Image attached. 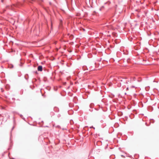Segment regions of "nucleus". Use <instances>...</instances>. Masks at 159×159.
Listing matches in <instances>:
<instances>
[{"mask_svg": "<svg viewBox=\"0 0 159 159\" xmlns=\"http://www.w3.org/2000/svg\"><path fill=\"white\" fill-rule=\"evenodd\" d=\"M126 80V78H124L120 76L118 77L117 79L116 80L117 81L121 82V83H120L121 84H124L125 83V81Z\"/></svg>", "mask_w": 159, "mask_h": 159, "instance_id": "f257e3e1", "label": "nucleus"}, {"mask_svg": "<svg viewBox=\"0 0 159 159\" xmlns=\"http://www.w3.org/2000/svg\"><path fill=\"white\" fill-rule=\"evenodd\" d=\"M37 70L38 71H42L43 70V67L42 66H39L38 67Z\"/></svg>", "mask_w": 159, "mask_h": 159, "instance_id": "f03ea898", "label": "nucleus"}, {"mask_svg": "<svg viewBox=\"0 0 159 159\" xmlns=\"http://www.w3.org/2000/svg\"><path fill=\"white\" fill-rule=\"evenodd\" d=\"M9 67L10 68H12L13 67V65L12 64H10L9 65Z\"/></svg>", "mask_w": 159, "mask_h": 159, "instance_id": "7ed1b4c3", "label": "nucleus"}, {"mask_svg": "<svg viewBox=\"0 0 159 159\" xmlns=\"http://www.w3.org/2000/svg\"><path fill=\"white\" fill-rule=\"evenodd\" d=\"M56 110L55 111H56L57 112H58L59 111V110L58 108H57V107H55L54 108V110H56Z\"/></svg>", "mask_w": 159, "mask_h": 159, "instance_id": "20e7f679", "label": "nucleus"}, {"mask_svg": "<svg viewBox=\"0 0 159 159\" xmlns=\"http://www.w3.org/2000/svg\"><path fill=\"white\" fill-rule=\"evenodd\" d=\"M62 20H60V25H62Z\"/></svg>", "mask_w": 159, "mask_h": 159, "instance_id": "39448f33", "label": "nucleus"}, {"mask_svg": "<svg viewBox=\"0 0 159 159\" xmlns=\"http://www.w3.org/2000/svg\"><path fill=\"white\" fill-rule=\"evenodd\" d=\"M128 82H129V81H128L126 80L125 81V83H124V84H128Z\"/></svg>", "mask_w": 159, "mask_h": 159, "instance_id": "423d86ee", "label": "nucleus"}, {"mask_svg": "<svg viewBox=\"0 0 159 159\" xmlns=\"http://www.w3.org/2000/svg\"><path fill=\"white\" fill-rule=\"evenodd\" d=\"M93 104H90V107L91 108H93Z\"/></svg>", "mask_w": 159, "mask_h": 159, "instance_id": "0eeeda50", "label": "nucleus"}, {"mask_svg": "<svg viewBox=\"0 0 159 159\" xmlns=\"http://www.w3.org/2000/svg\"><path fill=\"white\" fill-rule=\"evenodd\" d=\"M57 116L58 118H59L61 116V115L60 114H58L57 115Z\"/></svg>", "mask_w": 159, "mask_h": 159, "instance_id": "6e6552de", "label": "nucleus"}, {"mask_svg": "<svg viewBox=\"0 0 159 159\" xmlns=\"http://www.w3.org/2000/svg\"><path fill=\"white\" fill-rule=\"evenodd\" d=\"M89 110L90 111V112H92L93 111V110L92 109H89Z\"/></svg>", "mask_w": 159, "mask_h": 159, "instance_id": "1a4fd4ad", "label": "nucleus"}, {"mask_svg": "<svg viewBox=\"0 0 159 159\" xmlns=\"http://www.w3.org/2000/svg\"><path fill=\"white\" fill-rule=\"evenodd\" d=\"M90 128H91H91H93L94 129H95V128L93 126H91L90 127Z\"/></svg>", "mask_w": 159, "mask_h": 159, "instance_id": "9d476101", "label": "nucleus"}, {"mask_svg": "<svg viewBox=\"0 0 159 159\" xmlns=\"http://www.w3.org/2000/svg\"><path fill=\"white\" fill-rule=\"evenodd\" d=\"M14 127L13 126L12 128L11 131L13 130V129H14Z\"/></svg>", "mask_w": 159, "mask_h": 159, "instance_id": "9b49d317", "label": "nucleus"}, {"mask_svg": "<svg viewBox=\"0 0 159 159\" xmlns=\"http://www.w3.org/2000/svg\"><path fill=\"white\" fill-rule=\"evenodd\" d=\"M128 89H129V88H128V87H127V88L126 89V90H128Z\"/></svg>", "mask_w": 159, "mask_h": 159, "instance_id": "f8f14e48", "label": "nucleus"}, {"mask_svg": "<svg viewBox=\"0 0 159 159\" xmlns=\"http://www.w3.org/2000/svg\"><path fill=\"white\" fill-rule=\"evenodd\" d=\"M11 137L10 138V141L11 143L12 142V141H11Z\"/></svg>", "mask_w": 159, "mask_h": 159, "instance_id": "ddd939ff", "label": "nucleus"}, {"mask_svg": "<svg viewBox=\"0 0 159 159\" xmlns=\"http://www.w3.org/2000/svg\"><path fill=\"white\" fill-rule=\"evenodd\" d=\"M12 99L13 100H15V99L14 98H12Z\"/></svg>", "mask_w": 159, "mask_h": 159, "instance_id": "4468645a", "label": "nucleus"}, {"mask_svg": "<svg viewBox=\"0 0 159 159\" xmlns=\"http://www.w3.org/2000/svg\"><path fill=\"white\" fill-rule=\"evenodd\" d=\"M49 4H50V5H52V3H51V2H49Z\"/></svg>", "mask_w": 159, "mask_h": 159, "instance_id": "2eb2a0df", "label": "nucleus"}, {"mask_svg": "<svg viewBox=\"0 0 159 159\" xmlns=\"http://www.w3.org/2000/svg\"><path fill=\"white\" fill-rule=\"evenodd\" d=\"M131 87L132 88H135V86H131Z\"/></svg>", "mask_w": 159, "mask_h": 159, "instance_id": "dca6fc26", "label": "nucleus"}, {"mask_svg": "<svg viewBox=\"0 0 159 159\" xmlns=\"http://www.w3.org/2000/svg\"><path fill=\"white\" fill-rule=\"evenodd\" d=\"M20 116L21 117H22L23 116H22L21 114V115H20Z\"/></svg>", "mask_w": 159, "mask_h": 159, "instance_id": "f3484780", "label": "nucleus"}, {"mask_svg": "<svg viewBox=\"0 0 159 159\" xmlns=\"http://www.w3.org/2000/svg\"><path fill=\"white\" fill-rule=\"evenodd\" d=\"M83 30L84 31H85V30L84 28H83Z\"/></svg>", "mask_w": 159, "mask_h": 159, "instance_id": "a211bd4d", "label": "nucleus"}, {"mask_svg": "<svg viewBox=\"0 0 159 159\" xmlns=\"http://www.w3.org/2000/svg\"><path fill=\"white\" fill-rule=\"evenodd\" d=\"M1 2H3V0H1Z\"/></svg>", "mask_w": 159, "mask_h": 159, "instance_id": "6ab92c4d", "label": "nucleus"}, {"mask_svg": "<svg viewBox=\"0 0 159 159\" xmlns=\"http://www.w3.org/2000/svg\"><path fill=\"white\" fill-rule=\"evenodd\" d=\"M22 118L24 120H25V118H23V117H22Z\"/></svg>", "mask_w": 159, "mask_h": 159, "instance_id": "aec40b11", "label": "nucleus"}, {"mask_svg": "<svg viewBox=\"0 0 159 159\" xmlns=\"http://www.w3.org/2000/svg\"><path fill=\"white\" fill-rule=\"evenodd\" d=\"M35 73H37V71H35Z\"/></svg>", "mask_w": 159, "mask_h": 159, "instance_id": "412c9836", "label": "nucleus"}, {"mask_svg": "<svg viewBox=\"0 0 159 159\" xmlns=\"http://www.w3.org/2000/svg\"><path fill=\"white\" fill-rule=\"evenodd\" d=\"M125 95H126V93H125Z\"/></svg>", "mask_w": 159, "mask_h": 159, "instance_id": "4be33fe9", "label": "nucleus"}, {"mask_svg": "<svg viewBox=\"0 0 159 159\" xmlns=\"http://www.w3.org/2000/svg\"><path fill=\"white\" fill-rule=\"evenodd\" d=\"M20 66H22V65L20 64Z\"/></svg>", "mask_w": 159, "mask_h": 159, "instance_id": "5701e85b", "label": "nucleus"}, {"mask_svg": "<svg viewBox=\"0 0 159 159\" xmlns=\"http://www.w3.org/2000/svg\"><path fill=\"white\" fill-rule=\"evenodd\" d=\"M104 7V6H102L101 8H103Z\"/></svg>", "mask_w": 159, "mask_h": 159, "instance_id": "b1692460", "label": "nucleus"}, {"mask_svg": "<svg viewBox=\"0 0 159 159\" xmlns=\"http://www.w3.org/2000/svg\"><path fill=\"white\" fill-rule=\"evenodd\" d=\"M152 122V123H153L154 121H153V122Z\"/></svg>", "mask_w": 159, "mask_h": 159, "instance_id": "393cba45", "label": "nucleus"}, {"mask_svg": "<svg viewBox=\"0 0 159 159\" xmlns=\"http://www.w3.org/2000/svg\"><path fill=\"white\" fill-rule=\"evenodd\" d=\"M57 126V127H59V126L58 125Z\"/></svg>", "mask_w": 159, "mask_h": 159, "instance_id": "a878e982", "label": "nucleus"}, {"mask_svg": "<svg viewBox=\"0 0 159 159\" xmlns=\"http://www.w3.org/2000/svg\"><path fill=\"white\" fill-rule=\"evenodd\" d=\"M121 156L122 157H124V156L123 155H121Z\"/></svg>", "mask_w": 159, "mask_h": 159, "instance_id": "bb28decb", "label": "nucleus"}, {"mask_svg": "<svg viewBox=\"0 0 159 159\" xmlns=\"http://www.w3.org/2000/svg\"><path fill=\"white\" fill-rule=\"evenodd\" d=\"M42 2H43V0H42Z\"/></svg>", "mask_w": 159, "mask_h": 159, "instance_id": "cd10ccee", "label": "nucleus"}, {"mask_svg": "<svg viewBox=\"0 0 159 159\" xmlns=\"http://www.w3.org/2000/svg\"><path fill=\"white\" fill-rule=\"evenodd\" d=\"M151 120H152L153 121V119H151Z\"/></svg>", "mask_w": 159, "mask_h": 159, "instance_id": "c85d7f7f", "label": "nucleus"}, {"mask_svg": "<svg viewBox=\"0 0 159 159\" xmlns=\"http://www.w3.org/2000/svg\"><path fill=\"white\" fill-rule=\"evenodd\" d=\"M11 159H14V158H12Z\"/></svg>", "mask_w": 159, "mask_h": 159, "instance_id": "c756f323", "label": "nucleus"}]
</instances>
